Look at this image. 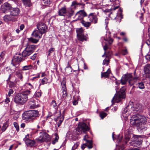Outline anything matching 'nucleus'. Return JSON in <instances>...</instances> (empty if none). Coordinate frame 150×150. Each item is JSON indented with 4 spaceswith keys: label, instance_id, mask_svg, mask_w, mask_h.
<instances>
[{
    "label": "nucleus",
    "instance_id": "obj_1",
    "mask_svg": "<svg viewBox=\"0 0 150 150\" xmlns=\"http://www.w3.org/2000/svg\"><path fill=\"white\" fill-rule=\"evenodd\" d=\"M132 103V102L129 103L130 105L127 107L131 108L129 112L131 111L132 113L137 114L132 115L130 119V122L134 126L137 127L139 131L141 132L145 131L147 129L146 124L147 120L146 117L144 115L139 114V113H141L143 111L144 106L141 104H137L132 107L130 104Z\"/></svg>",
    "mask_w": 150,
    "mask_h": 150
},
{
    "label": "nucleus",
    "instance_id": "obj_2",
    "mask_svg": "<svg viewBox=\"0 0 150 150\" xmlns=\"http://www.w3.org/2000/svg\"><path fill=\"white\" fill-rule=\"evenodd\" d=\"M31 91L27 90L22 93L17 94L14 98V101L16 104L23 105L28 100V96L30 93Z\"/></svg>",
    "mask_w": 150,
    "mask_h": 150
},
{
    "label": "nucleus",
    "instance_id": "obj_3",
    "mask_svg": "<svg viewBox=\"0 0 150 150\" xmlns=\"http://www.w3.org/2000/svg\"><path fill=\"white\" fill-rule=\"evenodd\" d=\"M39 115V112L38 110H29L25 112L23 114L22 118L23 120L32 122Z\"/></svg>",
    "mask_w": 150,
    "mask_h": 150
},
{
    "label": "nucleus",
    "instance_id": "obj_4",
    "mask_svg": "<svg viewBox=\"0 0 150 150\" xmlns=\"http://www.w3.org/2000/svg\"><path fill=\"white\" fill-rule=\"evenodd\" d=\"M138 79L137 77L133 78L131 74H127L123 75L121 79V83L122 85L126 84L127 82H128L129 85L132 86L134 83L135 80Z\"/></svg>",
    "mask_w": 150,
    "mask_h": 150
},
{
    "label": "nucleus",
    "instance_id": "obj_5",
    "mask_svg": "<svg viewBox=\"0 0 150 150\" xmlns=\"http://www.w3.org/2000/svg\"><path fill=\"white\" fill-rule=\"evenodd\" d=\"M37 47L34 45H28L26 46L21 54L25 60L34 52Z\"/></svg>",
    "mask_w": 150,
    "mask_h": 150
},
{
    "label": "nucleus",
    "instance_id": "obj_6",
    "mask_svg": "<svg viewBox=\"0 0 150 150\" xmlns=\"http://www.w3.org/2000/svg\"><path fill=\"white\" fill-rule=\"evenodd\" d=\"M119 7V6L118 5L113 8H111L110 9H106L103 11L105 13H110L108 14V15L111 19H115L116 20H117L118 18L120 17V16H118L117 12H115V11Z\"/></svg>",
    "mask_w": 150,
    "mask_h": 150
},
{
    "label": "nucleus",
    "instance_id": "obj_7",
    "mask_svg": "<svg viewBox=\"0 0 150 150\" xmlns=\"http://www.w3.org/2000/svg\"><path fill=\"white\" fill-rule=\"evenodd\" d=\"M24 60H25L23 58L21 54L19 53L13 57L11 63L13 66L15 67L16 69L18 67V66H17L16 64H19L21 62Z\"/></svg>",
    "mask_w": 150,
    "mask_h": 150
},
{
    "label": "nucleus",
    "instance_id": "obj_8",
    "mask_svg": "<svg viewBox=\"0 0 150 150\" xmlns=\"http://www.w3.org/2000/svg\"><path fill=\"white\" fill-rule=\"evenodd\" d=\"M140 137V136H135L134 139L129 143L130 145L135 147L140 146L142 144V139Z\"/></svg>",
    "mask_w": 150,
    "mask_h": 150
},
{
    "label": "nucleus",
    "instance_id": "obj_9",
    "mask_svg": "<svg viewBox=\"0 0 150 150\" xmlns=\"http://www.w3.org/2000/svg\"><path fill=\"white\" fill-rule=\"evenodd\" d=\"M89 130V128L86 123L83 122L80 123L76 128V131L79 132V134L81 133L82 132L85 133Z\"/></svg>",
    "mask_w": 150,
    "mask_h": 150
},
{
    "label": "nucleus",
    "instance_id": "obj_10",
    "mask_svg": "<svg viewBox=\"0 0 150 150\" xmlns=\"http://www.w3.org/2000/svg\"><path fill=\"white\" fill-rule=\"evenodd\" d=\"M125 87H122L120 89V91L118 92L117 93V95L116 96V94L115 95V96H114L112 99V100L115 98V97H116V99L120 100L121 98H125Z\"/></svg>",
    "mask_w": 150,
    "mask_h": 150
},
{
    "label": "nucleus",
    "instance_id": "obj_11",
    "mask_svg": "<svg viewBox=\"0 0 150 150\" xmlns=\"http://www.w3.org/2000/svg\"><path fill=\"white\" fill-rule=\"evenodd\" d=\"M37 28L40 32L42 34L47 32V28L46 25L42 22H40L38 23L37 25Z\"/></svg>",
    "mask_w": 150,
    "mask_h": 150
},
{
    "label": "nucleus",
    "instance_id": "obj_12",
    "mask_svg": "<svg viewBox=\"0 0 150 150\" xmlns=\"http://www.w3.org/2000/svg\"><path fill=\"white\" fill-rule=\"evenodd\" d=\"M27 136H28V134L23 139L27 146L30 147L35 146L36 143L35 141L34 140H31L27 138Z\"/></svg>",
    "mask_w": 150,
    "mask_h": 150
},
{
    "label": "nucleus",
    "instance_id": "obj_13",
    "mask_svg": "<svg viewBox=\"0 0 150 150\" xmlns=\"http://www.w3.org/2000/svg\"><path fill=\"white\" fill-rule=\"evenodd\" d=\"M28 106L30 109H32L38 107L40 105L35 100L32 98L28 102Z\"/></svg>",
    "mask_w": 150,
    "mask_h": 150
},
{
    "label": "nucleus",
    "instance_id": "obj_14",
    "mask_svg": "<svg viewBox=\"0 0 150 150\" xmlns=\"http://www.w3.org/2000/svg\"><path fill=\"white\" fill-rule=\"evenodd\" d=\"M94 13H90L88 16V21H90L89 22L93 23L94 24L97 23L98 19L97 16L94 15Z\"/></svg>",
    "mask_w": 150,
    "mask_h": 150
},
{
    "label": "nucleus",
    "instance_id": "obj_15",
    "mask_svg": "<svg viewBox=\"0 0 150 150\" xmlns=\"http://www.w3.org/2000/svg\"><path fill=\"white\" fill-rule=\"evenodd\" d=\"M10 14L12 16H19L20 13V11L17 7H12L10 10Z\"/></svg>",
    "mask_w": 150,
    "mask_h": 150
},
{
    "label": "nucleus",
    "instance_id": "obj_16",
    "mask_svg": "<svg viewBox=\"0 0 150 150\" xmlns=\"http://www.w3.org/2000/svg\"><path fill=\"white\" fill-rule=\"evenodd\" d=\"M87 16V14L83 10H81L76 13L75 17L77 18L78 20H81Z\"/></svg>",
    "mask_w": 150,
    "mask_h": 150
},
{
    "label": "nucleus",
    "instance_id": "obj_17",
    "mask_svg": "<svg viewBox=\"0 0 150 150\" xmlns=\"http://www.w3.org/2000/svg\"><path fill=\"white\" fill-rule=\"evenodd\" d=\"M42 33L38 30H34L32 33V35L35 38H38L39 39L41 38Z\"/></svg>",
    "mask_w": 150,
    "mask_h": 150
},
{
    "label": "nucleus",
    "instance_id": "obj_18",
    "mask_svg": "<svg viewBox=\"0 0 150 150\" xmlns=\"http://www.w3.org/2000/svg\"><path fill=\"white\" fill-rule=\"evenodd\" d=\"M12 7L11 5L7 2L4 3L2 5V10L4 12H5V10L9 9L10 10L12 8Z\"/></svg>",
    "mask_w": 150,
    "mask_h": 150
},
{
    "label": "nucleus",
    "instance_id": "obj_19",
    "mask_svg": "<svg viewBox=\"0 0 150 150\" xmlns=\"http://www.w3.org/2000/svg\"><path fill=\"white\" fill-rule=\"evenodd\" d=\"M88 135H85L84 137L83 140L86 141V143H87L88 144V148L89 149H91L93 147L92 142L91 140H87L86 139L88 138Z\"/></svg>",
    "mask_w": 150,
    "mask_h": 150
},
{
    "label": "nucleus",
    "instance_id": "obj_20",
    "mask_svg": "<svg viewBox=\"0 0 150 150\" xmlns=\"http://www.w3.org/2000/svg\"><path fill=\"white\" fill-rule=\"evenodd\" d=\"M40 134L43 135V137L44 139V141H49L50 140V137L49 135L45 132H41Z\"/></svg>",
    "mask_w": 150,
    "mask_h": 150
},
{
    "label": "nucleus",
    "instance_id": "obj_21",
    "mask_svg": "<svg viewBox=\"0 0 150 150\" xmlns=\"http://www.w3.org/2000/svg\"><path fill=\"white\" fill-rule=\"evenodd\" d=\"M58 15L60 16H64L67 13V10L65 7H62L59 9L58 12Z\"/></svg>",
    "mask_w": 150,
    "mask_h": 150
},
{
    "label": "nucleus",
    "instance_id": "obj_22",
    "mask_svg": "<svg viewBox=\"0 0 150 150\" xmlns=\"http://www.w3.org/2000/svg\"><path fill=\"white\" fill-rule=\"evenodd\" d=\"M144 71L145 74L150 73V64H147L146 65L144 68Z\"/></svg>",
    "mask_w": 150,
    "mask_h": 150
},
{
    "label": "nucleus",
    "instance_id": "obj_23",
    "mask_svg": "<svg viewBox=\"0 0 150 150\" xmlns=\"http://www.w3.org/2000/svg\"><path fill=\"white\" fill-rule=\"evenodd\" d=\"M110 73V71L109 69H108L106 72L103 73L101 72V77H104L105 78H108L109 77Z\"/></svg>",
    "mask_w": 150,
    "mask_h": 150
},
{
    "label": "nucleus",
    "instance_id": "obj_24",
    "mask_svg": "<svg viewBox=\"0 0 150 150\" xmlns=\"http://www.w3.org/2000/svg\"><path fill=\"white\" fill-rule=\"evenodd\" d=\"M130 135L129 134H126L125 136V139L124 140V142L125 143L123 144V146H122V148L124 149V147L125 145L127 144V143L130 139Z\"/></svg>",
    "mask_w": 150,
    "mask_h": 150
},
{
    "label": "nucleus",
    "instance_id": "obj_25",
    "mask_svg": "<svg viewBox=\"0 0 150 150\" xmlns=\"http://www.w3.org/2000/svg\"><path fill=\"white\" fill-rule=\"evenodd\" d=\"M76 32L77 33V36L79 37L80 39H81V38L82 35H84L83 34V29L81 28L78 29L76 30Z\"/></svg>",
    "mask_w": 150,
    "mask_h": 150
},
{
    "label": "nucleus",
    "instance_id": "obj_26",
    "mask_svg": "<svg viewBox=\"0 0 150 150\" xmlns=\"http://www.w3.org/2000/svg\"><path fill=\"white\" fill-rule=\"evenodd\" d=\"M81 23L84 27L87 28H88L91 24V22L85 21L83 20L81 21Z\"/></svg>",
    "mask_w": 150,
    "mask_h": 150
},
{
    "label": "nucleus",
    "instance_id": "obj_27",
    "mask_svg": "<svg viewBox=\"0 0 150 150\" xmlns=\"http://www.w3.org/2000/svg\"><path fill=\"white\" fill-rule=\"evenodd\" d=\"M33 66L32 65L30 64L28 65H25L22 68V70L26 71L30 69H32Z\"/></svg>",
    "mask_w": 150,
    "mask_h": 150
},
{
    "label": "nucleus",
    "instance_id": "obj_28",
    "mask_svg": "<svg viewBox=\"0 0 150 150\" xmlns=\"http://www.w3.org/2000/svg\"><path fill=\"white\" fill-rule=\"evenodd\" d=\"M24 5L26 7H30L32 5L30 0H25L23 3Z\"/></svg>",
    "mask_w": 150,
    "mask_h": 150
},
{
    "label": "nucleus",
    "instance_id": "obj_29",
    "mask_svg": "<svg viewBox=\"0 0 150 150\" xmlns=\"http://www.w3.org/2000/svg\"><path fill=\"white\" fill-rule=\"evenodd\" d=\"M68 14V16L69 17H71L72 16L74 13V11L71 8H69L67 11V13Z\"/></svg>",
    "mask_w": 150,
    "mask_h": 150
},
{
    "label": "nucleus",
    "instance_id": "obj_30",
    "mask_svg": "<svg viewBox=\"0 0 150 150\" xmlns=\"http://www.w3.org/2000/svg\"><path fill=\"white\" fill-rule=\"evenodd\" d=\"M16 75L20 79L23 78L22 72L21 70H18L16 72Z\"/></svg>",
    "mask_w": 150,
    "mask_h": 150
},
{
    "label": "nucleus",
    "instance_id": "obj_31",
    "mask_svg": "<svg viewBox=\"0 0 150 150\" xmlns=\"http://www.w3.org/2000/svg\"><path fill=\"white\" fill-rule=\"evenodd\" d=\"M51 106L53 107L55 110H57L58 109V106L56 101L54 100H52L51 104Z\"/></svg>",
    "mask_w": 150,
    "mask_h": 150
},
{
    "label": "nucleus",
    "instance_id": "obj_32",
    "mask_svg": "<svg viewBox=\"0 0 150 150\" xmlns=\"http://www.w3.org/2000/svg\"><path fill=\"white\" fill-rule=\"evenodd\" d=\"M106 58H108L110 59L112 55V51L110 50L108 51L106 50Z\"/></svg>",
    "mask_w": 150,
    "mask_h": 150
},
{
    "label": "nucleus",
    "instance_id": "obj_33",
    "mask_svg": "<svg viewBox=\"0 0 150 150\" xmlns=\"http://www.w3.org/2000/svg\"><path fill=\"white\" fill-rule=\"evenodd\" d=\"M28 41L32 43H37L39 41L38 40L34 39L32 38H28Z\"/></svg>",
    "mask_w": 150,
    "mask_h": 150
},
{
    "label": "nucleus",
    "instance_id": "obj_34",
    "mask_svg": "<svg viewBox=\"0 0 150 150\" xmlns=\"http://www.w3.org/2000/svg\"><path fill=\"white\" fill-rule=\"evenodd\" d=\"M78 39L82 42L86 41L87 40V38L86 37V35H82L81 37V39H80L79 37H77Z\"/></svg>",
    "mask_w": 150,
    "mask_h": 150
},
{
    "label": "nucleus",
    "instance_id": "obj_35",
    "mask_svg": "<svg viewBox=\"0 0 150 150\" xmlns=\"http://www.w3.org/2000/svg\"><path fill=\"white\" fill-rule=\"evenodd\" d=\"M72 70L73 69L71 67H66L65 68V71L68 75L71 74Z\"/></svg>",
    "mask_w": 150,
    "mask_h": 150
},
{
    "label": "nucleus",
    "instance_id": "obj_36",
    "mask_svg": "<svg viewBox=\"0 0 150 150\" xmlns=\"http://www.w3.org/2000/svg\"><path fill=\"white\" fill-rule=\"evenodd\" d=\"M110 59L108 58H105L103 61V65H106V66H108L110 62Z\"/></svg>",
    "mask_w": 150,
    "mask_h": 150
},
{
    "label": "nucleus",
    "instance_id": "obj_37",
    "mask_svg": "<svg viewBox=\"0 0 150 150\" xmlns=\"http://www.w3.org/2000/svg\"><path fill=\"white\" fill-rule=\"evenodd\" d=\"M8 126V123L7 122H5L3 124L1 130L2 132L5 131Z\"/></svg>",
    "mask_w": 150,
    "mask_h": 150
},
{
    "label": "nucleus",
    "instance_id": "obj_38",
    "mask_svg": "<svg viewBox=\"0 0 150 150\" xmlns=\"http://www.w3.org/2000/svg\"><path fill=\"white\" fill-rule=\"evenodd\" d=\"M128 106L126 107V108L124 109L123 111V113L125 114L126 113L128 112L129 114H130L131 113H132V111H130L129 112V111L131 110L130 108H127Z\"/></svg>",
    "mask_w": 150,
    "mask_h": 150
},
{
    "label": "nucleus",
    "instance_id": "obj_39",
    "mask_svg": "<svg viewBox=\"0 0 150 150\" xmlns=\"http://www.w3.org/2000/svg\"><path fill=\"white\" fill-rule=\"evenodd\" d=\"M42 3L43 5H48L50 4L51 3L50 0H43Z\"/></svg>",
    "mask_w": 150,
    "mask_h": 150
},
{
    "label": "nucleus",
    "instance_id": "obj_40",
    "mask_svg": "<svg viewBox=\"0 0 150 150\" xmlns=\"http://www.w3.org/2000/svg\"><path fill=\"white\" fill-rule=\"evenodd\" d=\"M40 136L36 139V140L38 142H42L44 141V139L43 137V135L40 134Z\"/></svg>",
    "mask_w": 150,
    "mask_h": 150
},
{
    "label": "nucleus",
    "instance_id": "obj_41",
    "mask_svg": "<svg viewBox=\"0 0 150 150\" xmlns=\"http://www.w3.org/2000/svg\"><path fill=\"white\" fill-rule=\"evenodd\" d=\"M82 5V4L80 3H77L76 1L72 2L71 5V6H74V8H76L78 5Z\"/></svg>",
    "mask_w": 150,
    "mask_h": 150
},
{
    "label": "nucleus",
    "instance_id": "obj_42",
    "mask_svg": "<svg viewBox=\"0 0 150 150\" xmlns=\"http://www.w3.org/2000/svg\"><path fill=\"white\" fill-rule=\"evenodd\" d=\"M48 79L45 77L43 78L40 84L44 85L47 84V83Z\"/></svg>",
    "mask_w": 150,
    "mask_h": 150
},
{
    "label": "nucleus",
    "instance_id": "obj_43",
    "mask_svg": "<svg viewBox=\"0 0 150 150\" xmlns=\"http://www.w3.org/2000/svg\"><path fill=\"white\" fill-rule=\"evenodd\" d=\"M62 93V97L63 98H65L67 95V90L65 88H64V89H63Z\"/></svg>",
    "mask_w": 150,
    "mask_h": 150
},
{
    "label": "nucleus",
    "instance_id": "obj_44",
    "mask_svg": "<svg viewBox=\"0 0 150 150\" xmlns=\"http://www.w3.org/2000/svg\"><path fill=\"white\" fill-rule=\"evenodd\" d=\"M138 87L141 89H144L145 88L143 82H140L138 83Z\"/></svg>",
    "mask_w": 150,
    "mask_h": 150
},
{
    "label": "nucleus",
    "instance_id": "obj_45",
    "mask_svg": "<svg viewBox=\"0 0 150 150\" xmlns=\"http://www.w3.org/2000/svg\"><path fill=\"white\" fill-rule=\"evenodd\" d=\"M108 48V45H107V44L106 43L105 44V45L103 46V49L104 50L105 52L104 54H103L102 56V57H103L105 56V55H106V51L107 50Z\"/></svg>",
    "mask_w": 150,
    "mask_h": 150
},
{
    "label": "nucleus",
    "instance_id": "obj_46",
    "mask_svg": "<svg viewBox=\"0 0 150 150\" xmlns=\"http://www.w3.org/2000/svg\"><path fill=\"white\" fill-rule=\"evenodd\" d=\"M79 142H77L74 144V145L73 146L71 150H74L79 145Z\"/></svg>",
    "mask_w": 150,
    "mask_h": 150
},
{
    "label": "nucleus",
    "instance_id": "obj_47",
    "mask_svg": "<svg viewBox=\"0 0 150 150\" xmlns=\"http://www.w3.org/2000/svg\"><path fill=\"white\" fill-rule=\"evenodd\" d=\"M104 40L105 41H107L109 44H111L113 41V39L110 37H109L107 39H105Z\"/></svg>",
    "mask_w": 150,
    "mask_h": 150
},
{
    "label": "nucleus",
    "instance_id": "obj_48",
    "mask_svg": "<svg viewBox=\"0 0 150 150\" xmlns=\"http://www.w3.org/2000/svg\"><path fill=\"white\" fill-rule=\"evenodd\" d=\"M121 53L123 55H124L126 54L127 53V50L126 49L122 50Z\"/></svg>",
    "mask_w": 150,
    "mask_h": 150
},
{
    "label": "nucleus",
    "instance_id": "obj_49",
    "mask_svg": "<svg viewBox=\"0 0 150 150\" xmlns=\"http://www.w3.org/2000/svg\"><path fill=\"white\" fill-rule=\"evenodd\" d=\"M26 86L29 90H31L33 88V86L30 83L26 84Z\"/></svg>",
    "mask_w": 150,
    "mask_h": 150
},
{
    "label": "nucleus",
    "instance_id": "obj_50",
    "mask_svg": "<svg viewBox=\"0 0 150 150\" xmlns=\"http://www.w3.org/2000/svg\"><path fill=\"white\" fill-rule=\"evenodd\" d=\"M55 49L54 48L52 47L48 51V56H50L51 54V53H52L54 51Z\"/></svg>",
    "mask_w": 150,
    "mask_h": 150
},
{
    "label": "nucleus",
    "instance_id": "obj_51",
    "mask_svg": "<svg viewBox=\"0 0 150 150\" xmlns=\"http://www.w3.org/2000/svg\"><path fill=\"white\" fill-rule=\"evenodd\" d=\"M14 126L16 129V130L18 132L19 131V126L18 124L16 122H15L13 123Z\"/></svg>",
    "mask_w": 150,
    "mask_h": 150
},
{
    "label": "nucleus",
    "instance_id": "obj_52",
    "mask_svg": "<svg viewBox=\"0 0 150 150\" xmlns=\"http://www.w3.org/2000/svg\"><path fill=\"white\" fill-rule=\"evenodd\" d=\"M107 114L105 112H102L100 113V116L102 119H103L104 117L106 116Z\"/></svg>",
    "mask_w": 150,
    "mask_h": 150
},
{
    "label": "nucleus",
    "instance_id": "obj_53",
    "mask_svg": "<svg viewBox=\"0 0 150 150\" xmlns=\"http://www.w3.org/2000/svg\"><path fill=\"white\" fill-rule=\"evenodd\" d=\"M41 93L40 91H38L36 92L35 96L37 97H40L41 96Z\"/></svg>",
    "mask_w": 150,
    "mask_h": 150
},
{
    "label": "nucleus",
    "instance_id": "obj_54",
    "mask_svg": "<svg viewBox=\"0 0 150 150\" xmlns=\"http://www.w3.org/2000/svg\"><path fill=\"white\" fill-rule=\"evenodd\" d=\"M37 56V54H35L33 55V56H32L30 57V59H32L33 60H35L36 57Z\"/></svg>",
    "mask_w": 150,
    "mask_h": 150
},
{
    "label": "nucleus",
    "instance_id": "obj_55",
    "mask_svg": "<svg viewBox=\"0 0 150 150\" xmlns=\"http://www.w3.org/2000/svg\"><path fill=\"white\" fill-rule=\"evenodd\" d=\"M60 117H61V113H60V112L59 113V116L57 117V118H55L54 119V121H55L56 122H57L59 120L60 118Z\"/></svg>",
    "mask_w": 150,
    "mask_h": 150
},
{
    "label": "nucleus",
    "instance_id": "obj_56",
    "mask_svg": "<svg viewBox=\"0 0 150 150\" xmlns=\"http://www.w3.org/2000/svg\"><path fill=\"white\" fill-rule=\"evenodd\" d=\"M14 92L13 91L12 89H10L8 93V96H10L11 94H12Z\"/></svg>",
    "mask_w": 150,
    "mask_h": 150
},
{
    "label": "nucleus",
    "instance_id": "obj_57",
    "mask_svg": "<svg viewBox=\"0 0 150 150\" xmlns=\"http://www.w3.org/2000/svg\"><path fill=\"white\" fill-rule=\"evenodd\" d=\"M122 139V136H121L120 134L119 135L118 137L117 138V141H118L119 142H120Z\"/></svg>",
    "mask_w": 150,
    "mask_h": 150
},
{
    "label": "nucleus",
    "instance_id": "obj_58",
    "mask_svg": "<svg viewBox=\"0 0 150 150\" xmlns=\"http://www.w3.org/2000/svg\"><path fill=\"white\" fill-rule=\"evenodd\" d=\"M88 144L87 143L86 144H83L81 146V148L82 150H83L84 149L86 146H87L88 147Z\"/></svg>",
    "mask_w": 150,
    "mask_h": 150
},
{
    "label": "nucleus",
    "instance_id": "obj_59",
    "mask_svg": "<svg viewBox=\"0 0 150 150\" xmlns=\"http://www.w3.org/2000/svg\"><path fill=\"white\" fill-rule=\"evenodd\" d=\"M146 59L150 61V54H147L145 56Z\"/></svg>",
    "mask_w": 150,
    "mask_h": 150
},
{
    "label": "nucleus",
    "instance_id": "obj_60",
    "mask_svg": "<svg viewBox=\"0 0 150 150\" xmlns=\"http://www.w3.org/2000/svg\"><path fill=\"white\" fill-rule=\"evenodd\" d=\"M63 119L62 120H60L59 121L58 123H57V126L58 127H59L60 126L62 122L63 121Z\"/></svg>",
    "mask_w": 150,
    "mask_h": 150
},
{
    "label": "nucleus",
    "instance_id": "obj_61",
    "mask_svg": "<svg viewBox=\"0 0 150 150\" xmlns=\"http://www.w3.org/2000/svg\"><path fill=\"white\" fill-rule=\"evenodd\" d=\"M55 135L56 137H55L54 140H55L56 141H57L58 142V139H59V137L58 135H57V134L56 133L55 134Z\"/></svg>",
    "mask_w": 150,
    "mask_h": 150
},
{
    "label": "nucleus",
    "instance_id": "obj_62",
    "mask_svg": "<svg viewBox=\"0 0 150 150\" xmlns=\"http://www.w3.org/2000/svg\"><path fill=\"white\" fill-rule=\"evenodd\" d=\"M24 28V25L23 24H22L20 26V28L21 30H23Z\"/></svg>",
    "mask_w": 150,
    "mask_h": 150
},
{
    "label": "nucleus",
    "instance_id": "obj_63",
    "mask_svg": "<svg viewBox=\"0 0 150 150\" xmlns=\"http://www.w3.org/2000/svg\"><path fill=\"white\" fill-rule=\"evenodd\" d=\"M10 101V99L8 98H7L5 100V102L6 103H8Z\"/></svg>",
    "mask_w": 150,
    "mask_h": 150
},
{
    "label": "nucleus",
    "instance_id": "obj_64",
    "mask_svg": "<svg viewBox=\"0 0 150 150\" xmlns=\"http://www.w3.org/2000/svg\"><path fill=\"white\" fill-rule=\"evenodd\" d=\"M146 44L148 45H150V39H148L146 40Z\"/></svg>",
    "mask_w": 150,
    "mask_h": 150
}]
</instances>
